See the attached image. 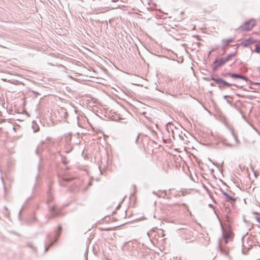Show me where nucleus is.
<instances>
[{
	"label": "nucleus",
	"instance_id": "9d476101",
	"mask_svg": "<svg viewBox=\"0 0 260 260\" xmlns=\"http://www.w3.org/2000/svg\"><path fill=\"white\" fill-rule=\"evenodd\" d=\"M233 41V39L232 38L223 39L222 40V48L224 49L226 46H228L230 43H232Z\"/></svg>",
	"mask_w": 260,
	"mask_h": 260
},
{
	"label": "nucleus",
	"instance_id": "f3484780",
	"mask_svg": "<svg viewBox=\"0 0 260 260\" xmlns=\"http://www.w3.org/2000/svg\"><path fill=\"white\" fill-rule=\"evenodd\" d=\"M231 133H232V135L233 137L235 139V140L236 141V144L237 145H239V141L237 137L234 134V131L233 130L231 131Z\"/></svg>",
	"mask_w": 260,
	"mask_h": 260
},
{
	"label": "nucleus",
	"instance_id": "c9c22d12",
	"mask_svg": "<svg viewBox=\"0 0 260 260\" xmlns=\"http://www.w3.org/2000/svg\"><path fill=\"white\" fill-rule=\"evenodd\" d=\"M260 83H256L255 84H259Z\"/></svg>",
	"mask_w": 260,
	"mask_h": 260
},
{
	"label": "nucleus",
	"instance_id": "f704fd0d",
	"mask_svg": "<svg viewBox=\"0 0 260 260\" xmlns=\"http://www.w3.org/2000/svg\"><path fill=\"white\" fill-rule=\"evenodd\" d=\"M182 195L184 196L185 195V192H182Z\"/></svg>",
	"mask_w": 260,
	"mask_h": 260
},
{
	"label": "nucleus",
	"instance_id": "1a4fd4ad",
	"mask_svg": "<svg viewBox=\"0 0 260 260\" xmlns=\"http://www.w3.org/2000/svg\"><path fill=\"white\" fill-rule=\"evenodd\" d=\"M229 75H230V77L232 78L241 79L245 81H247L248 80V78L246 76H243L241 74H236V73H232V74H229Z\"/></svg>",
	"mask_w": 260,
	"mask_h": 260
},
{
	"label": "nucleus",
	"instance_id": "6ab92c4d",
	"mask_svg": "<svg viewBox=\"0 0 260 260\" xmlns=\"http://www.w3.org/2000/svg\"><path fill=\"white\" fill-rule=\"evenodd\" d=\"M255 214H256V216H255V218L256 220V221L260 224V213H254Z\"/></svg>",
	"mask_w": 260,
	"mask_h": 260
},
{
	"label": "nucleus",
	"instance_id": "20e7f679",
	"mask_svg": "<svg viewBox=\"0 0 260 260\" xmlns=\"http://www.w3.org/2000/svg\"><path fill=\"white\" fill-rule=\"evenodd\" d=\"M255 25L254 20L251 19L247 21L244 24L238 28V30L240 31H247L250 30Z\"/></svg>",
	"mask_w": 260,
	"mask_h": 260
},
{
	"label": "nucleus",
	"instance_id": "473e14b6",
	"mask_svg": "<svg viewBox=\"0 0 260 260\" xmlns=\"http://www.w3.org/2000/svg\"><path fill=\"white\" fill-rule=\"evenodd\" d=\"M210 85H211V86H214V84H213V83H210Z\"/></svg>",
	"mask_w": 260,
	"mask_h": 260
},
{
	"label": "nucleus",
	"instance_id": "423d86ee",
	"mask_svg": "<svg viewBox=\"0 0 260 260\" xmlns=\"http://www.w3.org/2000/svg\"><path fill=\"white\" fill-rule=\"evenodd\" d=\"M49 211L51 214V218H55L62 215L60 209H58L55 206H50Z\"/></svg>",
	"mask_w": 260,
	"mask_h": 260
},
{
	"label": "nucleus",
	"instance_id": "7ed1b4c3",
	"mask_svg": "<svg viewBox=\"0 0 260 260\" xmlns=\"http://www.w3.org/2000/svg\"><path fill=\"white\" fill-rule=\"evenodd\" d=\"M61 230H62L61 226L59 225L58 226V229L55 231L56 238L54 241H53L52 240V238L51 237V236L50 235H48L47 238H48V241L50 242V243L48 245H45V252H47L49 247L50 246H51L53 244V243L57 241V239H58V238L59 237V236L61 234Z\"/></svg>",
	"mask_w": 260,
	"mask_h": 260
},
{
	"label": "nucleus",
	"instance_id": "c85d7f7f",
	"mask_svg": "<svg viewBox=\"0 0 260 260\" xmlns=\"http://www.w3.org/2000/svg\"><path fill=\"white\" fill-rule=\"evenodd\" d=\"M171 131L172 132V134L173 135L174 134V129H173L172 130H171Z\"/></svg>",
	"mask_w": 260,
	"mask_h": 260
},
{
	"label": "nucleus",
	"instance_id": "7c9ffc66",
	"mask_svg": "<svg viewBox=\"0 0 260 260\" xmlns=\"http://www.w3.org/2000/svg\"><path fill=\"white\" fill-rule=\"evenodd\" d=\"M40 170V165H39V166H38V171H39Z\"/></svg>",
	"mask_w": 260,
	"mask_h": 260
},
{
	"label": "nucleus",
	"instance_id": "a878e982",
	"mask_svg": "<svg viewBox=\"0 0 260 260\" xmlns=\"http://www.w3.org/2000/svg\"><path fill=\"white\" fill-rule=\"evenodd\" d=\"M243 249H242V251L244 253H245V250H244V248L245 247V246L244 245H243Z\"/></svg>",
	"mask_w": 260,
	"mask_h": 260
},
{
	"label": "nucleus",
	"instance_id": "5701e85b",
	"mask_svg": "<svg viewBox=\"0 0 260 260\" xmlns=\"http://www.w3.org/2000/svg\"><path fill=\"white\" fill-rule=\"evenodd\" d=\"M229 74H232V73H226V74H224L223 76L224 77H230V75H229Z\"/></svg>",
	"mask_w": 260,
	"mask_h": 260
},
{
	"label": "nucleus",
	"instance_id": "f03ea898",
	"mask_svg": "<svg viewBox=\"0 0 260 260\" xmlns=\"http://www.w3.org/2000/svg\"><path fill=\"white\" fill-rule=\"evenodd\" d=\"M211 80L214 81L215 83L218 85V86L219 89H223L225 87H229L232 85L237 87V88H241L242 87H239L238 85L236 84H232L223 80L221 78H215L213 76L211 77Z\"/></svg>",
	"mask_w": 260,
	"mask_h": 260
},
{
	"label": "nucleus",
	"instance_id": "aec40b11",
	"mask_svg": "<svg viewBox=\"0 0 260 260\" xmlns=\"http://www.w3.org/2000/svg\"><path fill=\"white\" fill-rule=\"evenodd\" d=\"M255 51L256 53H260V44H257L255 45Z\"/></svg>",
	"mask_w": 260,
	"mask_h": 260
},
{
	"label": "nucleus",
	"instance_id": "b1692460",
	"mask_svg": "<svg viewBox=\"0 0 260 260\" xmlns=\"http://www.w3.org/2000/svg\"><path fill=\"white\" fill-rule=\"evenodd\" d=\"M230 98L232 99V98L231 96H230V95H224V96H223V98H224V99H226V98Z\"/></svg>",
	"mask_w": 260,
	"mask_h": 260
},
{
	"label": "nucleus",
	"instance_id": "a211bd4d",
	"mask_svg": "<svg viewBox=\"0 0 260 260\" xmlns=\"http://www.w3.org/2000/svg\"><path fill=\"white\" fill-rule=\"evenodd\" d=\"M32 128L34 129V132L35 133L38 132L39 131V127L36 124H33L32 125Z\"/></svg>",
	"mask_w": 260,
	"mask_h": 260
},
{
	"label": "nucleus",
	"instance_id": "412c9836",
	"mask_svg": "<svg viewBox=\"0 0 260 260\" xmlns=\"http://www.w3.org/2000/svg\"><path fill=\"white\" fill-rule=\"evenodd\" d=\"M61 161H62V163L64 164H67L68 163L67 158L65 157H62Z\"/></svg>",
	"mask_w": 260,
	"mask_h": 260
},
{
	"label": "nucleus",
	"instance_id": "e433bc0d",
	"mask_svg": "<svg viewBox=\"0 0 260 260\" xmlns=\"http://www.w3.org/2000/svg\"><path fill=\"white\" fill-rule=\"evenodd\" d=\"M99 168L100 170H101V167H100V166H99Z\"/></svg>",
	"mask_w": 260,
	"mask_h": 260
},
{
	"label": "nucleus",
	"instance_id": "6e6552de",
	"mask_svg": "<svg viewBox=\"0 0 260 260\" xmlns=\"http://www.w3.org/2000/svg\"><path fill=\"white\" fill-rule=\"evenodd\" d=\"M218 248H219V250L221 252V253H222V254H223L225 255L228 256L230 260H231V257L230 256H229L228 255V253H229L228 250L226 249V248H223L222 247V243L220 241H219L218 242Z\"/></svg>",
	"mask_w": 260,
	"mask_h": 260
},
{
	"label": "nucleus",
	"instance_id": "9b49d317",
	"mask_svg": "<svg viewBox=\"0 0 260 260\" xmlns=\"http://www.w3.org/2000/svg\"><path fill=\"white\" fill-rule=\"evenodd\" d=\"M73 149V146L70 142H67L64 145V151L67 153H69L72 151Z\"/></svg>",
	"mask_w": 260,
	"mask_h": 260
},
{
	"label": "nucleus",
	"instance_id": "dca6fc26",
	"mask_svg": "<svg viewBox=\"0 0 260 260\" xmlns=\"http://www.w3.org/2000/svg\"><path fill=\"white\" fill-rule=\"evenodd\" d=\"M167 129L168 130V132H169V130H172L173 129V128H176V127L174 126L173 124H172V123H171L170 122H169L167 125Z\"/></svg>",
	"mask_w": 260,
	"mask_h": 260
},
{
	"label": "nucleus",
	"instance_id": "39448f33",
	"mask_svg": "<svg viewBox=\"0 0 260 260\" xmlns=\"http://www.w3.org/2000/svg\"><path fill=\"white\" fill-rule=\"evenodd\" d=\"M222 194H223V198L226 202L230 203L232 205H234L236 201V199L232 196L233 193L231 191H229V193L223 191L221 189Z\"/></svg>",
	"mask_w": 260,
	"mask_h": 260
},
{
	"label": "nucleus",
	"instance_id": "f8f14e48",
	"mask_svg": "<svg viewBox=\"0 0 260 260\" xmlns=\"http://www.w3.org/2000/svg\"><path fill=\"white\" fill-rule=\"evenodd\" d=\"M153 193L158 197L165 198L166 195V191L165 190H158V192L153 191Z\"/></svg>",
	"mask_w": 260,
	"mask_h": 260
},
{
	"label": "nucleus",
	"instance_id": "393cba45",
	"mask_svg": "<svg viewBox=\"0 0 260 260\" xmlns=\"http://www.w3.org/2000/svg\"><path fill=\"white\" fill-rule=\"evenodd\" d=\"M24 207V206H23L22 207L21 209L20 210V212H19V215H20V214H21V212H22V210H23Z\"/></svg>",
	"mask_w": 260,
	"mask_h": 260
},
{
	"label": "nucleus",
	"instance_id": "c756f323",
	"mask_svg": "<svg viewBox=\"0 0 260 260\" xmlns=\"http://www.w3.org/2000/svg\"><path fill=\"white\" fill-rule=\"evenodd\" d=\"M227 103H229V104H231V102L230 101H227Z\"/></svg>",
	"mask_w": 260,
	"mask_h": 260
},
{
	"label": "nucleus",
	"instance_id": "0eeeda50",
	"mask_svg": "<svg viewBox=\"0 0 260 260\" xmlns=\"http://www.w3.org/2000/svg\"><path fill=\"white\" fill-rule=\"evenodd\" d=\"M231 235V232L230 231L226 230L222 228V237L225 244H226L228 242V240L230 238Z\"/></svg>",
	"mask_w": 260,
	"mask_h": 260
},
{
	"label": "nucleus",
	"instance_id": "bb28decb",
	"mask_svg": "<svg viewBox=\"0 0 260 260\" xmlns=\"http://www.w3.org/2000/svg\"><path fill=\"white\" fill-rule=\"evenodd\" d=\"M29 246L35 250V248L31 244H29Z\"/></svg>",
	"mask_w": 260,
	"mask_h": 260
},
{
	"label": "nucleus",
	"instance_id": "72a5a7b5",
	"mask_svg": "<svg viewBox=\"0 0 260 260\" xmlns=\"http://www.w3.org/2000/svg\"><path fill=\"white\" fill-rule=\"evenodd\" d=\"M64 113L65 115H67V113L66 111H64Z\"/></svg>",
	"mask_w": 260,
	"mask_h": 260
},
{
	"label": "nucleus",
	"instance_id": "f257e3e1",
	"mask_svg": "<svg viewBox=\"0 0 260 260\" xmlns=\"http://www.w3.org/2000/svg\"><path fill=\"white\" fill-rule=\"evenodd\" d=\"M235 55V53H230L228 55L225 57H221L219 59H216L213 62L212 69L214 71H216V69L222 66L226 62L230 60L232 57Z\"/></svg>",
	"mask_w": 260,
	"mask_h": 260
},
{
	"label": "nucleus",
	"instance_id": "2eb2a0df",
	"mask_svg": "<svg viewBox=\"0 0 260 260\" xmlns=\"http://www.w3.org/2000/svg\"><path fill=\"white\" fill-rule=\"evenodd\" d=\"M253 43V41L251 39H246L242 43V45L243 46L247 47Z\"/></svg>",
	"mask_w": 260,
	"mask_h": 260
},
{
	"label": "nucleus",
	"instance_id": "4468645a",
	"mask_svg": "<svg viewBox=\"0 0 260 260\" xmlns=\"http://www.w3.org/2000/svg\"><path fill=\"white\" fill-rule=\"evenodd\" d=\"M53 200V197L52 195V193L51 192L50 189H49L48 192V197L47 199V203L48 204H49Z\"/></svg>",
	"mask_w": 260,
	"mask_h": 260
},
{
	"label": "nucleus",
	"instance_id": "4be33fe9",
	"mask_svg": "<svg viewBox=\"0 0 260 260\" xmlns=\"http://www.w3.org/2000/svg\"><path fill=\"white\" fill-rule=\"evenodd\" d=\"M222 143H223V144H224L225 145H227V146H229L231 147L235 146L234 145L229 144V143H226L225 140H222Z\"/></svg>",
	"mask_w": 260,
	"mask_h": 260
},
{
	"label": "nucleus",
	"instance_id": "2f4dec72",
	"mask_svg": "<svg viewBox=\"0 0 260 260\" xmlns=\"http://www.w3.org/2000/svg\"><path fill=\"white\" fill-rule=\"evenodd\" d=\"M4 209H5L6 210H8V208H7V207H4Z\"/></svg>",
	"mask_w": 260,
	"mask_h": 260
},
{
	"label": "nucleus",
	"instance_id": "ddd939ff",
	"mask_svg": "<svg viewBox=\"0 0 260 260\" xmlns=\"http://www.w3.org/2000/svg\"><path fill=\"white\" fill-rule=\"evenodd\" d=\"M46 143L45 142H44V141L41 142V144L38 146L36 150V153L37 155L40 154L42 152V150H43L42 147L43 145H46Z\"/></svg>",
	"mask_w": 260,
	"mask_h": 260
},
{
	"label": "nucleus",
	"instance_id": "cd10ccee",
	"mask_svg": "<svg viewBox=\"0 0 260 260\" xmlns=\"http://www.w3.org/2000/svg\"><path fill=\"white\" fill-rule=\"evenodd\" d=\"M251 247V245H249L248 249H250Z\"/></svg>",
	"mask_w": 260,
	"mask_h": 260
}]
</instances>
